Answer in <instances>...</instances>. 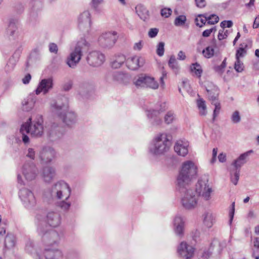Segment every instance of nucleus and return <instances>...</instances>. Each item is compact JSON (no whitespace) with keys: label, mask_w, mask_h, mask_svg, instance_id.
Here are the masks:
<instances>
[{"label":"nucleus","mask_w":259,"mask_h":259,"mask_svg":"<svg viewBox=\"0 0 259 259\" xmlns=\"http://www.w3.org/2000/svg\"><path fill=\"white\" fill-rule=\"evenodd\" d=\"M47 135L48 138L53 142L60 139L63 137V132L58 123H53L48 127Z\"/></svg>","instance_id":"obj_13"},{"label":"nucleus","mask_w":259,"mask_h":259,"mask_svg":"<svg viewBox=\"0 0 259 259\" xmlns=\"http://www.w3.org/2000/svg\"><path fill=\"white\" fill-rule=\"evenodd\" d=\"M159 110H157V111L160 112V113L165 111L166 110L168 109V105L166 102H162L160 103L159 105Z\"/></svg>","instance_id":"obj_60"},{"label":"nucleus","mask_w":259,"mask_h":259,"mask_svg":"<svg viewBox=\"0 0 259 259\" xmlns=\"http://www.w3.org/2000/svg\"><path fill=\"white\" fill-rule=\"evenodd\" d=\"M158 29L156 28L150 29L148 32V35L151 38L155 37L158 34Z\"/></svg>","instance_id":"obj_58"},{"label":"nucleus","mask_w":259,"mask_h":259,"mask_svg":"<svg viewBox=\"0 0 259 259\" xmlns=\"http://www.w3.org/2000/svg\"><path fill=\"white\" fill-rule=\"evenodd\" d=\"M53 87V80L52 78L43 79L39 82L35 90V94L38 95L41 92H43L44 94H46Z\"/></svg>","instance_id":"obj_21"},{"label":"nucleus","mask_w":259,"mask_h":259,"mask_svg":"<svg viewBox=\"0 0 259 259\" xmlns=\"http://www.w3.org/2000/svg\"><path fill=\"white\" fill-rule=\"evenodd\" d=\"M233 25V22L231 20H224L222 21L221 24L220 26L222 28V29H224L226 27L230 28Z\"/></svg>","instance_id":"obj_55"},{"label":"nucleus","mask_w":259,"mask_h":259,"mask_svg":"<svg viewBox=\"0 0 259 259\" xmlns=\"http://www.w3.org/2000/svg\"><path fill=\"white\" fill-rule=\"evenodd\" d=\"M211 252L209 250H204L201 256V259H208L210 256Z\"/></svg>","instance_id":"obj_64"},{"label":"nucleus","mask_w":259,"mask_h":259,"mask_svg":"<svg viewBox=\"0 0 259 259\" xmlns=\"http://www.w3.org/2000/svg\"><path fill=\"white\" fill-rule=\"evenodd\" d=\"M36 98L34 95H30L22 101V108L25 111L31 110L35 103Z\"/></svg>","instance_id":"obj_30"},{"label":"nucleus","mask_w":259,"mask_h":259,"mask_svg":"<svg viewBox=\"0 0 259 259\" xmlns=\"http://www.w3.org/2000/svg\"><path fill=\"white\" fill-rule=\"evenodd\" d=\"M51 107L53 112L59 117L62 121L68 126L75 123L76 116L72 111H69L68 99L65 96H61L53 101Z\"/></svg>","instance_id":"obj_1"},{"label":"nucleus","mask_w":259,"mask_h":259,"mask_svg":"<svg viewBox=\"0 0 259 259\" xmlns=\"http://www.w3.org/2000/svg\"><path fill=\"white\" fill-rule=\"evenodd\" d=\"M20 132L22 135V141L24 144H28L29 142V138L28 136L26 135L28 133H26L25 130L21 131V127L20 130Z\"/></svg>","instance_id":"obj_56"},{"label":"nucleus","mask_w":259,"mask_h":259,"mask_svg":"<svg viewBox=\"0 0 259 259\" xmlns=\"http://www.w3.org/2000/svg\"><path fill=\"white\" fill-rule=\"evenodd\" d=\"M234 212H235V202H234L232 204V209L229 212L230 219H229V223L230 225H231L232 223L234 215Z\"/></svg>","instance_id":"obj_57"},{"label":"nucleus","mask_w":259,"mask_h":259,"mask_svg":"<svg viewBox=\"0 0 259 259\" xmlns=\"http://www.w3.org/2000/svg\"><path fill=\"white\" fill-rule=\"evenodd\" d=\"M56 169L50 166L44 167L41 171V176L45 183H50L56 176Z\"/></svg>","instance_id":"obj_24"},{"label":"nucleus","mask_w":259,"mask_h":259,"mask_svg":"<svg viewBox=\"0 0 259 259\" xmlns=\"http://www.w3.org/2000/svg\"><path fill=\"white\" fill-rule=\"evenodd\" d=\"M15 10L18 14H21L24 11V7L22 4H18L15 6Z\"/></svg>","instance_id":"obj_61"},{"label":"nucleus","mask_w":259,"mask_h":259,"mask_svg":"<svg viewBox=\"0 0 259 259\" xmlns=\"http://www.w3.org/2000/svg\"><path fill=\"white\" fill-rule=\"evenodd\" d=\"M43 123L44 120L41 115H37L33 121L30 117L21 125V131L25 130L26 133H30L34 137H40L44 134Z\"/></svg>","instance_id":"obj_5"},{"label":"nucleus","mask_w":259,"mask_h":259,"mask_svg":"<svg viewBox=\"0 0 259 259\" xmlns=\"http://www.w3.org/2000/svg\"><path fill=\"white\" fill-rule=\"evenodd\" d=\"M104 3V0H91V7L97 13H100L102 12L101 5Z\"/></svg>","instance_id":"obj_41"},{"label":"nucleus","mask_w":259,"mask_h":259,"mask_svg":"<svg viewBox=\"0 0 259 259\" xmlns=\"http://www.w3.org/2000/svg\"><path fill=\"white\" fill-rule=\"evenodd\" d=\"M206 91L208 94L209 99L211 101V103L218 101V96L219 94L218 88L214 85H212L210 88L209 87H205Z\"/></svg>","instance_id":"obj_34"},{"label":"nucleus","mask_w":259,"mask_h":259,"mask_svg":"<svg viewBox=\"0 0 259 259\" xmlns=\"http://www.w3.org/2000/svg\"><path fill=\"white\" fill-rule=\"evenodd\" d=\"M203 56L206 58H210L213 56L214 49L211 47H207L202 51Z\"/></svg>","instance_id":"obj_47"},{"label":"nucleus","mask_w":259,"mask_h":259,"mask_svg":"<svg viewBox=\"0 0 259 259\" xmlns=\"http://www.w3.org/2000/svg\"><path fill=\"white\" fill-rule=\"evenodd\" d=\"M108 77L116 83H125L128 80L127 75L120 71L109 72Z\"/></svg>","instance_id":"obj_25"},{"label":"nucleus","mask_w":259,"mask_h":259,"mask_svg":"<svg viewBox=\"0 0 259 259\" xmlns=\"http://www.w3.org/2000/svg\"><path fill=\"white\" fill-rule=\"evenodd\" d=\"M251 152L252 151L251 150L241 154L239 157L233 162L232 165L234 167V170H240L241 167L246 163V158Z\"/></svg>","instance_id":"obj_31"},{"label":"nucleus","mask_w":259,"mask_h":259,"mask_svg":"<svg viewBox=\"0 0 259 259\" xmlns=\"http://www.w3.org/2000/svg\"><path fill=\"white\" fill-rule=\"evenodd\" d=\"M126 58L123 55H118L115 56V59L111 62V67L113 68L117 69L120 68L125 62Z\"/></svg>","instance_id":"obj_35"},{"label":"nucleus","mask_w":259,"mask_h":259,"mask_svg":"<svg viewBox=\"0 0 259 259\" xmlns=\"http://www.w3.org/2000/svg\"><path fill=\"white\" fill-rule=\"evenodd\" d=\"M55 155V150L51 147H44L39 153V158L42 163H48L52 160Z\"/></svg>","instance_id":"obj_23"},{"label":"nucleus","mask_w":259,"mask_h":259,"mask_svg":"<svg viewBox=\"0 0 259 259\" xmlns=\"http://www.w3.org/2000/svg\"><path fill=\"white\" fill-rule=\"evenodd\" d=\"M214 106L215 108L213 110V119H215V118L219 115L220 109H221V105L220 103L219 102H215L213 103H212Z\"/></svg>","instance_id":"obj_52"},{"label":"nucleus","mask_w":259,"mask_h":259,"mask_svg":"<svg viewBox=\"0 0 259 259\" xmlns=\"http://www.w3.org/2000/svg\"><path fill=\"white\" fill-rule=\"evenodd\" d=\"M228 30H226L224 31V29H222L219 30L218 38L220 40H221L223 39L226 38L228 36Z\"/></svg>","instance_id":"obj_53"},{"label":"nucleus","mask_w":259,"mask_h":259,"mask_svg":"<svg viewBox=\"0 0 259 259\" xmlns=\"http://www.w3.org/2000/svg\"><path fill=\"white\" fill-rule=\"evenodd\" d=\"M15 244V237L13 234H8L5 239V247L8 249L13 248Z\"/></svg>","instance_id":"obj_38"},{"label":"nucleus","mask_w":259,"mask_h":259,"mask_svg":"<svg viewBox=\"0 0 259 259\" xmlns=\"http://www.w3.org/2000/svg\"><path fill=\"white\" fill-rule=\"evenodd\" d=\"M47 219L48 224L53 227H56L61 223L60 215L57 212H49L47 215Z\"/></svg>","instance_id":"obj_27"},{"label":"nucleus","mask_w":259,"mask_h":259,"mask_svg":"<svg viewBox=\"0 0 259 259\" xmlns=\"http://www.w3.org/2000/svg\"><path fill=\"white\" fill-rule=\"evenodd\" d=\"M231 182L235 185H236L238 183V181L239 179L240 170H233V171L231 172Z\"/></svg>","instance_id":"obj_46"},{"label":"nucleus","mask_w":259,"mask_h":259,"mask_svg":"<svg viewBox=\"0 0 259 259\" xmlns=\"http://www.w3.org/2000/svg\"><path fill=\"white\" fill-rule=\"evenodd\" d=\"M45 246H52L58 244L63 237V233L61 230L51 229L48 230L47 228L43 230L42 233H38Z\"/></svg>","instance_id":"obj_7"},{"label":"nucleus","mask_w":259,"mask_h":259,"mask_svg":"<svg viewBox=\"0 0 259 259\" xmlns=\"http://www.w3.org/2000/svg\"><path fill=\"white\" fill-rule=\"evenodd\" d=\"M164 42L161 41L159 42L157 46L156 53L160 57L162 56L164 54Z\"/></svg>","instance_id":"obj_49"},{"label":"nucleus","mask_w":259,"mask_h":259,"mask_svg":"<svg viewBox=\"0 0 259 259\" xmlns=\"http://www.w3.org/2000/svg\"><path fill=\"white\" fill-rule=\"evenodd\" d=\"M135 9L137 14L142 20L146 21L149 19V11L143 5H138L136 7Z\"/></svg>","instance_id":"obj_33"},{"label":"nucleus","mask_w":259,"mask_h":259,"mask_svg":"<svg viewBox=\"0 0 259 259\" xmlns=\"http://www.w3.org/2000/svg\"><path fill=\"white\" fill-rule=\"evenodd\" d=\"M44 255L46 259H62V252L52 246H46L44 250Z\"/></svg>","instance_id":"obj_22"},{"label":"nucleus","mask_w":259,"mask_h":259,"mask_svg":"<svg viewBox=\"0 0 259 259\" xmlns=\"http://www.w3.org/2000/svg\"><path fill=\"white\" fill-rule=\"evenodd\" d=\"M199 18L195 19L196 25L201 27L207 23V24L213 25L217 23L219 21V18L215 14L207 16V14L199 15Z\"/></svg>","instance_id":"obj_16"},{"label":"nucleus","mask_w":259,"mask_h":259,"mask_svg":"<svg viewBox=\"0 0 259 259\" xmlns=\"http://www.w3.org/2000/svg\"><path fill=\"white\" fill-rule=\"evenodd\" d=\"M22 172L25 179L30 181L35 178L38 170L33 162H27L23 166Z\"/></svg>","instance_id":"obj_17"},{"label":"nucleus","mask_w":259,"mask_h":259,"mask_svg":"<svg viewBox=\"0 0 259 259\" xmlns=\"http://www.w3.org/2000/svg\"><path fill=\"white\" fill-rule=\"evenodd\" d=\"M49 51L51 53L57 54L58 52L57 45L55 43H50L49 46Z\"/></svg>","instance_id":"obj_59"},{"label":"nucleus","mask_w":259,"mask_h":259,"mask_svg":"<svg viewBox=\"0 0 259 259\" xmlns=\"http://www.w3.org/2000/svg\"><path fill=\"white\" fill-rule=\"evenodd\" d=\"M86 60L90 66L98 67L104 63L105 56L103 54L99 51H93L89 53Z\"/></svg>","instance_id":"obj_14"},{"label":"nucleus","mask_w":259,"mask_h":259,"mask_svg":"<svg viewBox=\"0 0 259 259\" xmlns=\"http://www.w3.org/2000/svg\"><path fill=\"white\" fill-rule=\"evenodd\" d=\"M35 223L37 226V232L38 233H42L43 230L47 227L45 221L44 215L37 214L35 217Z\"/></svg>","instance_id":"obj_32"},{"label":"nucleus","mask_w":259,"mask_h":259,"mask_svg":"<svg viewBox=\"0 0 259 259\" xmlns=\"http://www.w3.org/2000/svg\"><path fill=\"white\" fill-rule=\"evenodd\" d=\"M244 65L240 59L236 60L234 69L237 72H241L244 70Z\"/></svg>","instance_id":"obj_48"},{"label":"nucleus","mask_w":259,"mask_h":259,"mask_svg":"<svg viewBox=\"0 0 259 259\" xmlns=\"http://www.w3.org/2000/svg\"><path fill=\"white\" fill-rule=\"evenodd\" d=\"M203 223L208 228H210L213 225L214 222V217L210 212H206L203 215Z\"/></svg>","instance_id":"obj_37"},{"label":"nucleus","mask_w":259,"mask_h":259,"mask_svg":"<svg viewBox=\"0 0 259 259\" xmlns=\"http://www.w3.org/2000/svg\"><path fill=\"white\" fill-rule=\"evenodd\" d=\"M72 86V82L71 80L68 81L64 84L63 89L65 91H68L70 90Z\"/></svg>","instance_id":"obj_62"},{"label":"nucleus","mask_w":259,"mask_h":259,"mask_svg":"<svg viewBox=\"0 0 259 259\" xmlns=\"http://www.w3.org/2000/svg\"><path fill=\"white\" fill-rule=\"evenodd\" d=\"M194 248L185 242H182L178 247L179 255L184 259H190L193 256Z\"/></svg>","instance_id":"obj_18"},{"label":"nucleus","mask_w":259,"mask_h":259,"mask_svg":"<svg viewBox=\"0 0 259 259\" xmlns=\"http://www.w3.org/2000/svg\"><path fill=\"white\" fill-rule=\"evenodd\" d=\"M197 106L199 111V114L201 116H205L207 113L206 106L205 101L200 98L197 100Z\"/></svg>","instance_id":"obj_40"},{"label":"nucleus","mask_w":259,"mask_h":259,"mask_svg":"<svg viewBox=\"0 0 259 259\" xmlns=\"http://www.w3.org/2000/svg\"><path fill=\"white\" fill-rule=\"evenodd\" d=\"M174 230L175 234L180 237L184 235L185 220L180 215H177L173 221Z\"/></svg>","instance_id":"obj_19"},{"label":"nucleus","mask_w":259,"mask_h":259,"mask_svg":"<svg viewBox=\"0 0 259 259\" xmlns=\"http://www.w3.org/2000/svg\"><path fill=\"white\" fill-rule=\"evenodd\" d=\"M172 13V10L169 8H164L160 11V14L162 17L168 18Z\"/></svg>","instance_id":"obj_51"},{"label":"nucleus","mask_w":259,"mask_h":259,"mask_svg":"<svg viewBox=\"0 0 259 259\" xmlns=\"http://www.w3.org/2000/svg\"><path fill=\"white\" fill-rule=\"evenodd\" d=\"M91 26V14L89 11H85L78 17V27L80 30L88 32Z\"/></svg>","instance_id":"obj_15"},{"label":"nucleus","mask_w":259,"mask_h":259,"mask_svg":"<svg viewBox=\"0 0 259 259\" xmlns=\"http://www.w3.org/2000/svg\"><path fill=\"white\" fill-rule=\"evenodd\" d=\"M33 247H34L33 242L31 240H28L26 244V247H25L26 250L28 253L32 254L34 250Z\"/></svg>","instance_id":"obj_54"},{"label":"nucleus","mask_w":259,"mask_h":259,"mask_svg":"<svg viewBox=\"0 0 259 259\" xmlns=\"http://www.w3.org/2000/svg\"><path fill=\"white\" fill-rule=\"evenodd\" d=\"M26 156L28 157H29L31 159H34L35 158V151L32 148H29L28 149V153L27 154Z\"/></svg>","instance_id":"obj_63"},{"label":"nucleus","mask_w":259,"mask_h":259,"mask_svg":"<svg viewBox=\"0 0 259 259\" xmlns=\"http://www.w3.org/2000/svg\"><path fill=\"white\" fill-rule=\"evenodd\" d=\"M117 33L115 31L103 33L98 38L100 46L105 49L111 48L115 44L117 39Z\"/></svg>","instance_id":"obj_10"},{"label":"nucleus","mask_w":259,"mask_h":259,"mask_svg":"<svg viewBox=\"0 0 259 259\" xmlns=\"http://www.w3.org/2000/svg\"><path fill=\"white\" fill-rule=\"evenodd\" d=\"M20 54L21 50L20 49H18L15 52L12 56L9 59L6 66L5 69L7 71H10L14 69L17 62L19 60Z\"/></svg>","instance_id":"obj_29"},{"label":"nucleus","mask_w":259,"mask_h":259,"mask_svg":"<svg viewBox=\"0 0 259 259\" xmlns=\"http://www.w3.org/2000/svg\"><path fill=\"white\" fill-rule=\"evenodd\" d=\"M176 119V115L172 111H168L164 116V122L166 124L171 123Z\"/></svg>","instance_id":"obj_42"},{"label":"nucleus","mask_w":259,"mask_h":259,"mask_svg":"<svg viewBox=\"0 0 259 259\" xmlns=\"http://www.w3.org/2000/svg\"><path fill=\"white\" fill-rule=\"evenodd\" d=\"M168 66L173 70L175 74L179 73L180 67L175 56H171L168 61Z\"/></svg>","instance_id":"obj_39"},{"label":"nucleus","mask_w":259,"mask_h":259,"mask_svg":"<svg viewBox=\"0 0 259 259\" xmlns=\"http://www.w3.org/2000/svg\"><path fill=\"white\" fill-rule=\"evenodd\" d=\"M194 192L197 195V197L201 196L205 200H208L210 198L212 189L209 186L208 180H199L196 185Z\"/></svg>","instance_id":"obj_11"},{"label":"nucleus","mask_w":259,"mask_h":259,"mask_svg":"<svg viewBox=\"0 0 259 259\" xmlns=\"http://www.w3.org/2000/svg\"><path fill=\"white\" fill-rule=\"evenodd\" d=\"M71 192L69 185L63 181H60L52 186L50 191V197L53 199H61L65 196V200L59 202V206L63 210L67 211L71 206V203L66 201L70 197Z\"/></svg>","instance_id":"obj_3"},{"label":"nucleus","mask_w":259,"mask_h":259,"mask_svg":"<svg viewBox=\"0 0 259 259\" xmlns=\"http://www.w3.org/2000/svg\"><path fill=\"white\" fill-rule=\"evenodd\" d=\"M197 167L191 160L184 162L177 178L176 186L178 191H184L196 177Z\"/></svg>","instance_id":"obj_2"},{"label":"nucleus","mask_w":259,"mask_h":259,"mask_svg":"<svg viewBox=\"0 0 259 259\" xmlns=\"http://www.w3.org/2000/svg\"><path fill=\"white\" fill-rule=\"evenodd\" d=\"M171 144L166 134H159L154 137L150 144L149 152L153 156L163 155L168 151Z\"/></svg>","instance_id":"obj_4"},{"label":"nucleus","mask_w":259,"mask_h":259,"mask_svg":"<svg viewBox=\"0 0 259 259\" xmlns=\"http://www.w3.org/2000/svg\"><path fill=\"white\" fill-rule=\"evenodd\" d=\"M90 45L84 38L79 40L74 51L70 53L67 59V64L71 68H74L81 59L83 53L87 52L90 49Z\"/></svg>","instance_id":"obj_6"},{"label":"nucleus","mask_w":259,"mask_h":259,"mask_svg":"<svg viewBox=\"0 0 259 259\" xmlns=\"http://www.w3.org/2000/svg\"><path fill=\"white\" fill-rule=\"evenodd\" d=\"M145 63V59L143 57L136 56L129 57L126 61V66L133 70H135L142 67Z\"/></svg>","instance_id":"obj_20"},{"label":"nucleus","mask_w":259,"mask_h":259,"mask_svg":"<svg viewBox=\"0 0 259 259\" xmlns=\"http://www.w3.org/2000/svg\"><path fill=\"white\" fill-rule=\"evenodd\" d=\"M191 70L192 72H194L196 76L200 77L202 73V70L200 65L197 63H195L192 64L191 67Z\"/></svg>","instance_id":"obj_44"},{"label":"nucleus","mask_w":259,"mask_h":259,"mask_svg":"<svg viewBox=\"0 0 259 259\" xmlns=\"http://www.w3.org/2000/svg\"><path fill=\"white\" fill-rule=\"evenodd\" d=\"M187 18L186 16L182 15L177 17L174 21L176 26H183L186 23Z\"/></svg>","instance_id":"obj_43"},{"label":"nucleus","mask_w":259,"mask_h":259,"mask_svg":"<svg viewBox=\"0 0 259 259\" xmlns=\"http://www.w3.org/2000/svg\"><path fill=\"white\" fill-rule=\"evenodd\" d=\"M19 197L25 207L28 208L34 206L36 203L33 193L27 188H24L20 190Z\"/></svg>","instance_id":"obj_12"},{"label":"nucleus","mask_w":259,"mask_h":259,"mask_svg":"<svg viewBox=\"0 0 259 259\" xmlns=\"http://www.w3.org/2000/svg\"><path fill=\"white\" fill-rule=\"evenodd\" d=\"M241 47H240L238 49H237L236 53V60L240 59V58L243 57L246 54V51L245 49L243 48V45Z\"/></svg>","instance_id":"obj_50"},{"label":"nucleus","mask_w":259,"mask_h":259,"mask_svg":"<svg viewBox=\"0 0 259 259\" xmlns=\"http://www.w3.org/2000/svg\"><path fill=\"white\" fill-rule=\"evenodd\" d=\"M134 84L137 88H150L156 90L159 84L153 77L146 74H141L134 79Z\"/></svg>","instance_id":"obj_8"},{"label":"nucleus","mask_w":259,"mask_h":259,"mask_svg":"<svg viewBox=\"0 0 259 259\" xmlns=\"http://www.w3.org/2000/svg\"><path fill=\"white\" fill-rule=\"evenodd\" d=\"M189 144L187 141H179L176 143L174 150L178 155L184 157L188 153Z\"/></svg>","instance_id":"obj_26"},{"label":"nucleus","mask_w":259,"mask_h":259,"mask_svg":"<svg viewBox=\"0 0 259 259\" xmlns=\"http://www.w3.org/2000/svg\"><path fill=\"white\" fill-rule=\"evenodd\" d=\"M187 187L184 191H179L181 193H184L181 199L183 206L186 209L194 208L197 203V195L194 191L191 189H188Z\"/></svg>","instance_id":"obj_9"},{"label":"nucleus","mask_w":259,"mask_h":259,"mask_svg":"<svg viewBox=\"0 0 259 259\" xmlns=\"http://www.w3.org/2000/svg\"><path fill=\"white\" fill-rule=\"evenodd\" d=\"M241 117L239 111L236 110L232 113L231 116V120L233 123H238L241 121Z\"/></svg>","instance_id":"obj_45"},{"label":"nucleus","mask_w":259,"mask_h":259,"mask_svg":"<svg viewBox=\"0 0 259 259\" xmlns=\"http://www.w3.org/2000/svg\"><path fill=\"white\" fill-rule=\"evenodd\" d=\"M159 115L160 112L156 110L147 111V116L150 123L153 125H159L162 123V120Z\"/></svg>","instance_id":"obj_28"},{"label":"nucleus","mask_w":259,"mask_h":259,"mask_svg":"<svg viewBox=\"0 0 259 259\" xmlns=\"http://www.w3.org/2000/svg\"><path fill=\"white\" fill-rule=\"evenodd\" d=\"M18 21L17 20L11 19L10 21L9 24L7 29V33L11 36H15L17 33Z\"/></svg>","instance_id":"obj_36"}]
</instances>
